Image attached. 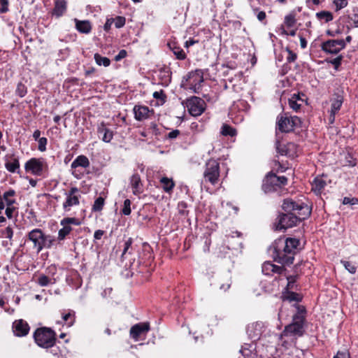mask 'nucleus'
Returning a JSON list of instances; mask_svg holds the SVG:
<instances>
[{
  "mask_svg": "<svg viewBox=\"0 0 358 358\" xmlns=\"http://www.w3.org/2000/svg\"><path fill=\"white\" fill-rule=\"evenodd\" d=\"M287 213L279 215L275 223V229L281 230L296 226L299 222L308 217L311 213L310 207L303 202L286 199L282 205Z\"/></svg>",
  "mask_w": 358,
  "mask_h": 358,
  "instance_id": "obj_1",
  "label": "nucleus"
},
{
  "mask_svg": "<svg viewBox=\"0 0 358 358\" xmlns=\"http://www.w3.org/2000/svg\"><path fill=\"white\" fill-rule=\"evenodd\" d=\"M299 244V241L294 238L282 237L276 239L270 247L274 261L282 265L293 264Z\"/></svg>",
  "mask_w": 358,
  "mask_h": 358,
  "instance_id": "obj_2",
  "label": "nucleus"
},
{
  "mask_svg": "<svg viewBox=\"0 0 358 358\" xmlns=\"http://www.w3.org/2000/svg\"><path fill=\"white\" fill-rule=\"evenodd\" d=\"M36 343L41 348H52L56 341V333L49 327H40L34 333Z\"/></svg>",
  "mask_w": 358,
  "mask_h": 358,
  "instance_id": "obj_3",
  "label": "nucleus"
},
{
  "mask_svg": "<svg viewBox=\"0 0 358 358\" xmlns=\"http://www.w3.org/2000/svg\"><path fill=\"white\" fill-rule=\"evenodd\" d=\"M301 121L297 116H288L287 114H280L277 117L276 133H288L299 127Z\"/></svg>",
  "mask_w": 358,
  "mask_h": 358,
  "instance_id": "obj_4",
  "label": "nucleus"
},
{
  "mask_svg": "<svg viewBox=\"0 0 358 358\" xmlns=\"http://www.w3.org/2000/svg\"><path fill=\"white\" fill-rule=\"evenodd\" d=\"M204 81L203 72L201 69H196L189 72L184 76L181 87L187 90H199Z\"/></svg>",
  "mask_w": 358,
  "mask_h": 358,
  "instance_id": "obj_5",
  "label": "nucleus"
},
{
  "mask_svg": "<svg viewBox=\"0 0 358 358\" xmlns=\"http://www.w3.org/2000/svg\"><path fill=\"white\" fill-rule=\"evenodd\" d=\"M287 178L285 176H278L275 173H268L264 180L262 188L265 192L277 191L278 188L285 185Z\"/></svg>",
  "mask_w": 358,
  "mask_h": 358,
  "instance_id": "obj_6",
  "label": "nucleus"
},
{
  "mask_svg": "<svg viewBox=\"0 0 358 358\" xmlns=\"http://www.w3.org/2000/svg\"><path fill=\"white\" fill-rule=\"evenodd\" d=\"M220 178V164L215 159H210L206 164V169L203 172L205 182H208L215 185L218 182Z\"/></svg>",
  "mask_w": 358,
  "mask_h": 358,
  "instance_id": "obj_7",
  "label": "nucleus"
},
{
  "mask_svg": "<svg viewBox=\"0 0 358 358\" xmlns=\"http://www.w3.org/2000/svg\"><path fill=\"white\" fill-rule=\"evenodd\" d=\"M304 316L301 315L300 313L296 314L293 316V322L292 323L287 325L283 331L285 336L288 335H297L302 336L303 334V322H304Z\"/></svg>",
  "mask_w": 358,
  "mask_h": 358,
  "instance_id": "obj_8",
  "label": "nucleus"
},
{
  "mask_svg": "<svg viewBox=\"0 0 358 358\" xmlns=\"http://www.w3.org/2000/svg\"><path fill=\"white\" fill-rule=\"evenodd\" d=\"M66 199L62 204L64 211H69L71 208L80 204L81 197L80 189L76 187H71L70 189L64 192Z\"/></svg>",
  "mask_w": 358,
  "mask_h": 358,
  "instance_id": "obj_9",
  "label": "nucleus"
},
{
  "mask_svg": "<svg viewBox=\"0 0 358 358\" xmlns=\"http://www.w3.org/2000/svg\"><path fill=\"white\" fill-rule=\"evenodd\" d=\"M345 48L343 39H329L321 44V49L327 54L337 55Z\"/></svg>",
  "mask_w": 358,
  "mask_h": 358,
  "instance_id": "obj_10",
  "label": "nucleus"
},
{
  "mask_svg": "<svg viewBox=\"0 0 358 358\" xmlns=\"http://www.w3.org/2000/svg\"><path fill=\"white\" fill-rule=\"evenodd\" d=\"M24 168L27 171H31L32 174L41 176L47 169L48 166L43 159L32 158L26 162Z\"/></svg>",
  "mask_w": 358,
  "mask_h": 358,
  "instance_id": "obj_11",
  "label": "nucleus"
},
{
  "mask_svg": "<svg viewBox=\"0 0 358 358\" xmlns=\"http://www.w3.org/2000/svg\"><path fill=\"white\" fill-rule=\"evenodd\" d=\"M187 107L192 116H199L205 110V101L197 96H192L187 101Z\"/></svg>",
  "mask_w": 358,
  "mask_h": 358,
  "instance_id": "obj_12",
  "label": "nucleus"
},
{
  "mask_svg": "<svg viewBox=\"0 0 358 358\" xmlns=\"http://www.w3.org/2000/svg\"><path fill=\"white\" fill-rule=\"evenodd\" d=\"M43 237L44 234L39 229H34L28 234V238L33 243L34 248L38 253L44 248Z\"/></svg>",
  "mask_w": 358,
  "mask_h": 358,
  "instance_id": "obj_13",
  "label": "nucleus"
},
{
  "mask_svg": "<svg viewBox=\"0 0 358 358\" xmlns=\"http://www.w3.org/2000/svg\"><path fill=\"white\" fill-rule=\"evenodd\" d=\"M150 330V324L148 322L138 323L130 329V336L135 341H139L141 336H145Z\"/></svg>",
  "mask_w": 358,
  "mask_h": 358,
  "instance_id": "obj_14",
  "label": "nucleus"
},
{
  "mask_svg": "<svg viewBox=\"0 0 358 358\" xmlns=\"http://www.w3.org/2000/svg\"><path fill=\"white\" fill-rule=\"evenodd\" d=\"M275 148L277 152L281 155L294 157L296 153V145L293 143H289L286 145H282L279 140L275 142Z\"/></svg>",
  "mask_w": 358,
  "mask_h": 358,
  "instance_id": "obj_15",
  "label": "nucleus"
},
{
  "mask_svg": "<svg viewBox=\"0 0 358 358\" xmlns=\"http://www.w3.org/2000/svg\"><path fill=\"white\" fill-rule=\"evenodd\" d=\"M12 327L14 334L19 337L27 335L29 331L28 323L22 319L15 320Z\"/></svg>",
  "mask_w": 358,
  "mask_h": 358,
  "instance_id": "obj_16",
  "label": "nucleus"
},
{
  "mask_svg": "<svg viewBox=\"0 0 358 358\" xmlns=\"http://www.w3.org/2000/svg\"><path fill=\"white\" fill-rule=\"evenodd\" d=\"M262 273L266 275H272L274 273L281 274L285 271L282 266L273 264L271 262H266L263 264Z\"/></svg>",
  "mask_w": 358,
  "mask_h": 358,
  "instance_id": "obj_17",
  "label": "nucleus"
},
{
  "mask_svg": "<svg viewBox=\"0 0 358 358\" xmlns=\"http://www.w3.org/2000/svg\"><path fill=\"white\" fill-rule=\"evenodd\" d=\"M5 167L10 173H15L20 169L19 159L15 157V155H6Z\"/></svg>",
  "mask_w": 358,
  "mask_h": 358,
  "instance_id": "obj_18",
  "label": "nucleus"
},
{
  "mask_svg": "<svg viewBox=\"0 0 358 358\" xmlns=\"http://www.w3.org/2000/svg\"><path fill=\"white\" fill-rule=\"evenodd\" d=\"M129 183L132 188V193L134 195H139L143 192V183L138 173H134L131 176Z\"/></svg>",
  "mask_w": 358,
  "mask_h": 358,
  "instance_id": "obj_19",
  "label": "nucleus"
},
{
  "mask_svg": "<svg viewBox=\"0 0 358 358\" xmlns=\"http://www.w3.org/2000/svg\"><path fill=\"white\" fill-rule=\"evenodd\" d=\"M152 110H150L148 107L143 106H135L134 108V117L136 120L142 121L150 117Z\"/></svg>",
  "mask_w": 358,
  "mask_h": 358,
  "instance_id": "obj_20",
  "label": "nucleus"
},
{
  "mask_svg": "<svg viewBox=\"0 0 358 358\" xmlns=\"http://www.w3.org/2000/svg\"><path fill=\"white\" fill-rule=\"evenodd\" d=\"M97 132L99 135H102L101 139L106 143H109L113 139V131L106 127L103 122L98 126Z\"/></svg>",
  "mask_w": 358,
  "mask_h": 358,
  "instance_id": "obj_21",
  "label": "nucleus"
},
{
  "mask_svg": "<svg viewBox=\"0 0 358 358\" xmlns=\"http://www.w3.org/2000/svg\"><path fill=\"white\" fill-rule=\"evenodd\" d=\"M67 8V3L65 0H55V6L52 15L59 17L62 16Z\"/></svg>",
  "mask_w": 358,
  "mask_h": 358,
  "instance_id": "obj_22",
  "label": "nucleus"
},
{
  "mask_svg": "<svg viewBox=\"0 0 358 358\" xmlns=\"http://www.w3.org/2000/svg\"><path fill=\"white\" fill-rule=\"evenodd\" d=\"M76 29L81 34H87L92 31V24L89 20H79L74 19Z\"/></svg>",
  "mask_w": 358,
  "mask_h": 358,
  "instance_id": "obj_23",
  "label": "nucleus"
},
{
  "mask_svg": "<svg viewBox=\"0 0 358 358\" xmlns=\"http://www.w3.org/2000/svg\"><path fill=\"white\" fill-rule=\"evenodd\" d=\"M331 101V111L337 113L340 109L343 102V96L339 93H335L330 100Z\"/></svg>",
  "mask_w": 358,
  "mask_h": 358,
  "instance_id": "obj_24",
  "label": "nucleus"
},
{
  "mask_svg": "<svg viewBox=\"0 0 358 358\" xmlns=\"http://www.w3.org/2000/svg\"><path fill=\"white\" fill-rule=\"evenodd\" d=\"M327 183L324 180H323L320 177H316L314 180L313 181L311 185H312V191L314 192L315 194L317 195H319L322 193L323 189H324Z\"/></svg>",
  "mask_w": 358,
  "mask_h": 358,
  "instance_id": "obj_25",
  "label": "nucleus"
},
{
  "mask_svg": "<svg viewBox=\"0 0 358 358\" xmlns=\"http://www.w3.org/2000/svg\"><path fill=\"white\" fill-rule=\"evenodd\" d=\"M261 324L252 323L248 325L247 331L251 338L257 339L261 335Z\"/></svg>",
  "mask_w": 358,
  "mask_h": 358,
  "instance_id": "obj_26",
  "label": "nucleus"
},
{
  "mask_svg": "<svg viewBox=\"0 0 358 358\" xmlns=\"http://www.w3.org/2000/svg\"><path fill=\"white\" fill-rule=\"evenodd\" d=\"M90 166V161L85 155H80L72 162L71 166L72 169L77 167L87 168Z\"/></svg>",
  "mask_w": 358,
  "mask_h": 358,
  "instance_id": "obj_27",
  "label": "nucleus"
},
{
  "mask_svg": "<svg viewBox=\"0 0 358 358\" xmlns=\"http://www.w3.org/2000/svg\"><path fill=\"white\" fill-rule=\"evenodd\" d=\"M160 182L162 185V187H163L164 190L166 192L170 193L172 192V190L175 186V183L172 179H169L166 177H163L161 178Z\"/></svg>",
  "mask_w": 358,
  "mask_h": 358,
  "instance_id": "obj_28",
  "label": "nucleus"
},
{
  "mask_svg": "<svg viewBox=\"0 0 358 358\" xmlns=\"http://www.w3.org/2000/svg\"><path fill=\"white\" fill-rule=\"evenodd\" d=\"M169 46L178 59L183 60L186 58V54L181 48L176 46L175 43L172 45L169 43Z\"/></svg>",
  "mask_w": 358,
  "mask_h": 358,
  "instance_id": "obj_29",
  "label": "nucleus"
},
{
  "mask_svg": "<svg viewBox=\"0 0 358 358\" xmlns=\"http://www.w3.org/2000/svg\"><path fill=\"white\" fill-rule=\"evenodd\" d=\"M298 101H303V100L300 97V94L298 95L294 94L291 99H289V106L294 110L295 111H297L301 104L298 103Z\"/></svg>",
  "mask_w": 358,
  "mask_h": 358,
  "instance_id": "obj_30",
  "label": "nucleus"
},
{
  "mask_svg": "<svg viewBox=\"0 0 358 358\" xmlns=\"http://www.w3.org/2000/svg\"><path fill=\"white\" fill-rule=\"evenodd\" d=\"M231 278L227 276L218 280L219 289L223 292L228 290L231 286Z\"/></svg>",
  "mask_w": 358,
  "mask_h": 358,
  "instance_id": "obj_31",
  "label": "nucleus"
},
{
  "mask_svg": "<svg viewBox=\"0 0 358 358\" xmlns=\"http://www.w3.org/2000/svg\"><path fill=\"white\" fill-rule=\"evenodd\" d=\"M62 319L68 327H71L75 322V312L73 310H69L66 313H63Z\"/></svg>",
  "mask_w": 358,
  "mask_h": 358,
  "instance_id": "obj_32",
  "label": "nucleus"
},
{
  "mask_svg": "<svg viewBox=\"0 0 358 358\" xmlns=\"http://www.w3.org/2000/svg\"><path fill=\"white\" fill-rule=\"evenodd\" d=\"M316 17L318 20L329 22L333 20V15L330 11L322 10L316 13Z\"/></svg>",
  "mask_w": 358,
  "mask_h": 358,
  "instance_id": "obj_33",
  "label": "nucleus"
},
{
  "mask_svg": "<svg viewBox=\"0 0 358 358\" xmlns=\"http://www.w3.org/2000/svg\"><path fill=\"white\" fill-rule=\"evenodd\" d=\"M153 97L156 99V106H162L166 102V96L164 91H155Z\"/></svg>",
  "mask_w": 358,
  "mask_h": 358,
  "instance_id": "obj_34",
  "label": "nucleus"
},
{
  "mask_svg": "<svg viewBox=\"0 0 358 358\" xmlns=\"http://www.w3.org/2000/svg\"><path fill=\"white\" fill-rule=\"evenodd\" d=\"M94 57L96 63L99 66L103 65V66L107 67L110 64V60L108 57H102L98 53L94 54Z\"/></svg>",
  "mask_w": 358,
  "mask_h": 358,
  "instance_id": "obj_35",
  "label": "nucleus"
},
{
  "mask_svg": "<svg viewBox=\"0 0 358 358\" xmlns=\"http://www.w3.org/2000/svg\"><path fill=\"white\" fill-rule=\"evenodd\" d=\"M221 134L223 136H234L236 135V130L231 126L224 124L222 127Z\"/></svg>",
  "mask_w": 358,
  "mask_h": 358,
  "instance_id": "obj_36",
  "label": "nucleus"
},
{
  "mask_svg": "<svg viewBox=\"0 0 358 358\" xmlns=\"http://www.w3.org/2000/svg\"><path fill=\"white\" fill-rule=\"evenodd\" d=\"M283 299L289 301H299L301 296L299 294L294 292H287L283 294Z\"/></svg>",
  "mask_w": 358,
  "mask_h": 358,
  "instance_id": "obj_37",
  "label": "nucleus"
},
{
  "mask_svg": "<svg viewBox=\"0 0 358 358\" xmlns=\"http://www.w3.org/2000/svg\"><path fill=\"white\" fill-rule=\"evenodd\" d=\"M343 59V56L342 55H339L336 58L334 59H327V62L331 64L334 66V69L338 70L341 65L342 60Z\"/></svg>",
  "mask_w": 358,
  "mask_h": 358,
  "instance_id": "obj_38",
  "label": "nucleus"
},
{
  "mask_svg": "<svg viewBox=\"0 0 358 358\" xmlns=\"http://www.w3.org/2000/svg\"><path fill=\"white\" fill-rule=\"evenodd\" d=\"M63 227L59 229L58 232V239L59 241L64 240L67 235L70 234L72 230L71 227L62 225Z\"/></svg>",
  "mask_w": 358,
  "mask_h": 358,
  "instance_id": "obj_39",
  "label": "nucleus"
},
{
  "mask_svg": "<svg viewBox=\"0 0 358 358\" xmlns=\"http://www.w3.org/2000/svg\"><path fill=\"white\" fill-rule=\"evenodd\" d=\"M104 206V199L101 196L98 197L95 201L92 206V210L101 211Z\"/></svg>",
  "mask_w": 358,
  "mask_h": 358,
  "instance_id": "obj_40",
  "label": "nucleus"
},
{
  "mask_svg": "<svg viewBox=\"0 0 358 358\" xmlns=\"http://www.w3.org/2000/svg\"><path fill=\"white\" fill-rule=\"evenodd\" d=\"M61 225L69 226L70 224L79 225L80 222L75 217H65L61 220Z\"/></svg>",
  "mask_w": 358,
  "mask_h": 358,
  "instance_id": "obj_41",
  "label": "nucleus"
},
{
  "mask_svg": "<svg viewBox=\"0 0 358 358\" xmlns=\"http://www.w3.org/2000/svg\"><path fill=\"white\" fill-rule=\"evenodd\" d=\"M341 264L350 273L354 274L356 273L357 267L350 262L341 260Z\"/></svg>",
  "mask_w": 358,
  "mask_h": 358,
  "instance_id": "obj_42",
  "label": "nucleus"
},
{
  "mask_svg": "<svg viewBox=\"0 0 358 358\" xmlns=\"http://www.w3.org/2000/svg\"><path fill=\"white\" fill-rule=\"evenodd\" d=\"M296 22V21L295 17L292 14H289V15H286L285 17L284 22H285V25L287 26V27H288V28L294 27Z\"/></svg>",
  "mask_w": 358,
  "mask_h": 358,
  "instance_id": "obj_43",
  "label": "nucleus"
},
{
  "mask_svg": "<svg viewBox=\"0 0 358 358\" xmlns=\"http://www.w3.org/2000/svg\"><path fill=\"white\" fill-rule=\"evenodd\" d=\"M43 240L44 241H43V243L44 244V248H50L55 241L54 237H52L50 235H45V234H44Z\"/></svg>",
  "mask_w": 358,
  "mask_h": 358,
  "instance_id": "obj_44",
  "label": "nucleus"
},
{
  "mask_svg": "<svg viewBox=\"0 0 358 358\" xmlns=\"http://www.w3.org/2000/svg\"><path fill=\"white\" fill-rule=\"evenodd\" d=\"M131 201L129 199H126L124 201L123 208L122 209V213L124 215H129L131 214Z\"/></svg>",
  "mask_w": 358,
  "mask_h": 358,
  "instance_id": "obj_45",
  "label": "nucleus"
},
{
  "mask_svg": "<svg viewBox=\"0 0 358 358\" xmlns=\"http://www.w3.org/2000/svg\"><path fill=\"white\" fill-rule=\"evenodd\" d=\"M298 278V275H289L287 277V289H294L295 286V282Z\"/></svg>",
  "mask_w": 358,
  "mask_h": 358,
  "instance_id": "obj_46",
  "label": "nucleus"
},
{
  "mask_svg": "<svg viewBox=\"0 0 358 358\" xmlns=\"http://www.w3.org/2000/svg\"><path fill=\"white\" fill-rule=\"evenodd\" d=\"M113 23H115V26L117 29L123 27L126 22V19L123 16H117L115 18H113Z\"/></svg>",
  "mask_w": 358,
  "mask_h": 358,
  "instance_id": "obj_47",
  "label": "nucleus"
},
{
  "mask_svg": "<svg viewBox=\"0 0 358 358\" xmlns=\"http://www.w3.org/2000/svg\"><path fill=\"white\" fill-rule=\"evenodd\" d=\"M38 149L41 152H44L46 150V145H47V142H48L47 138L45 137H42L38 140Z\"/></svg>",
  "mask_w": 358,
  "mask_h": 358,
  "instance_id": "obj_48",
  "label": "nucleus"
},
{
  "mask_svg": "<svg viewBox=\"0 0 358 358\" xmlns=\"http://www.w3.org/2000/svg\"><path fill=\"white\" fill-rule=\"evenodd\" d=\"M50 281V278L45 275H40L38 278V283L41 286H47L49 284Z\"/></svg>",
  "mask_w": 358,
  "mask_h": 358,
  "instance_id": "obj_49",
  "label": "nucleus"
},
{
  "mask_svg": "<svg viewBox=\"0 0 358 358\" xmlns=\"http://www.w3.org/2000/svg\"><path fill=\"white\" fill-rule=\"evenodd\" d=\"M8 0H0V13H5L8 11Z\"/></svg>",
  "mask_w": 358,
  "mask_h": 358,
  "instance_id": "obj_50",
  "label": "nucleus"
},
{
  "mask_svg": "<svg viewBox=\"0 0 358 358\" xmlns=\"http://www.w3.org/2000/svg\"><path fill=\"white\" fill-rule=\"evenodd\" d=\"M286 50L288 52V56L287 57V62H289V63L294 62L297 58L296 54L288 48H287Z\"/></svg>",
  "mask_w": 358,
  "mask_h": 358,
  "instance_id": "obj_51",
  "label": "nucleus"
},
{
  "mask_svg": "<svg viewBox=\"0 0 358 358\" xmlns=\"http://www.w3.org/2000/svg\"><path fill=\"white\" fill-rule=\"evenodd\" d=\"M6 206V208L5 213L9 219H11L13 216V212L17 210V208L14 205L13 206Z\"/></svg>",
  "mask_w": 358,
  "mask_h": 358,
  "instance_id": "obj_52",
  "label": "nucleus"
},
{
  "mask_svg": "<svg viewBox=\"0 0 358 358\" xmlns=\"http://www.w3.org/2000/svg\"><path fill=\"white\" fill-rule=\"evenodd\" d=\"M334 4L336 10H341L348 6V0H336Z\"/></svg>",
  "mask_w": 358,
  "mask_h": 358,
  "instance_id": "obj_53",
  "label": "nucleus"
},
{
  "mask_svg": "<svg viewBox=\"0 0 358 358\" xmlns=\"http://www.w3.org/2000/svg\"><path fill=\"white\" fill-rule=\"evenodd\" d=\"M358 203V199L357 198L352 197H344L343 199V204L344 205H355Z\"/></svg>",
  "mask_w": 358,
  "mask_h": 358,
  "instance_id": "obj_54",
  "label": "nucleus"
},
{
  "mask_svg": "<svg viewBox=\"0 0 358 358\" xmlns=\"http://www.w3.org/2000/svg\"><path fill=\"white\" fill-rule=\"evenodd\" d=\"M3 235L9 240H11L13 235V229L10 227H6L3 231Z\"/></svg>",
  "mask_w": 358,
  "mask_h": 358,
  "instance_id": "obj_55",
  "label": "nucleus"
},
{
  "mask_svg": "<svg viewBox=\"0 0 358 358\" xmlns=\"http://www.w3.org/2000/svg\"><path fill=\"white\" fill-rule=\"evenodd\" d=\"M127 52L125 50H121L118 54L115 57V60L118 62L126 57Z\"/></svg>",
  "mask_w": 358,
  "mask_h": 358,
  "instance_id": "obj_56",
  "label": "nucleus"
},
{
  "mask_svg": "<svg viewBox=\"0 0 358 358\" xmlns=\"http://www.w3.org/2000/svg\"><path fill=\"white\" fill-rule=\"evenodd\" d=\"M132 244V238H129L125 243L122 256L123 257Z\"/></svg>",
  "mask_w": 358,
  "mask_h": 358,
  "instance_id": "obj_57",
  "label": "nucleus"
},
{
  "mask_svg": "<svg viewBox=\"0 0 358 358\" xmlns=\"http://www.w3.org/2000/svg\"><path fill=\"white\" fill-rule=\"evenodd\" d=\"M113 22H114L113 18L107 19V20L103 26V29L106 31H108L110 30Z\"/></svg>",
  "mask_w": 358,
  "mask_h": 358,
  "instance_id": "obj_58",
  "label": "nucleus"
},
{
  "mask_svg": "<svg viewBox=\"0 0 358 358\" xmlns=\"http://www.w3.org/2000/svg\"><path fill=\"white\" fill-rule=\"evenodd\" d=\"M333 358H350V354L345 351V352H338L336 356H334Z\"/></svg>",
  "mask_w": 358,
  "mask_h": 358,
  "instance_id": "obj_59",
  "label": "nucleus"
},
{
  "mask_svg": "<svg viewBox=\"0 0 358 358\" xmlns=\"http://www.w3.org/2000/svg\"><path fill=\"white\" fill-rule=\"evenodd\" d=\"M104 234V231L103 230H96L95 232H94V238L96 239V240H100L103 235Z\"/></svg>",
  "mask_w": 358,
  "mask_h": 358,
  "instance_id": "obj_60",
  "label": "nucleus"
},
{
  "mask_svg": "<svg viewBox=\"0 0 358 358\" xmlns=\"http://www.w3.org/2000/svg\"><path fill=\"white\" fill-rule=\"evenodd\" d=\"M350 20L353 22L355 27H358V10L357 13L352 14L350 17Z\"/></svg>",
  "mask_w": 358,
  "mask_h": 358,
  "instance_id": "obj_61",
  "label": "nucleus"
},
{
  "mask_svg": "<svg viewBox=\"0 0 358 358\" xmlns=\"http://www.w3.org/2000/svg\"><path fill=\"white\" fill-rule=\"evenodd\" d=\"M180 134V131L178 129L173 130L172 131L169 132L168 134V136L169 138H175Z\"/></svg>",
  "mask_w": 358,
  "mask_h": 358,
  "instance_id": "obj_62",
  "label": "nucleus"
},
{
  "mask_svg": "<svg viewBox=\"0 0 358 358\" xmlns=\"http://www.w3.org/2000/svg\"><path fill=\"white\" fill-rule=\"evenodd\" d=\"M299 38H300V43H301V48H306L307 46V41L301 35H299Z\"/></svg>",
  "mask_w": 358,
  "mask_h": 358,
  "instance_id": "obj_63",
  "label": "nucleus"
},
{
  "mask_svg": "<svg viewBox=\"0 0 358 358\" xmlns=\"http://www.w3.org/2000/svg\"><path fill=\"white\" fill-rule=\"evenodd\" d=\"M266 17V13L264 11H259L257 15V17L259 21H263Z\"/></svg>",
  "mask_w": 358,
  "mask_h": 358,
  "instance_id": "obj_64",
  "label": "nucleus"
}]
</instances>
